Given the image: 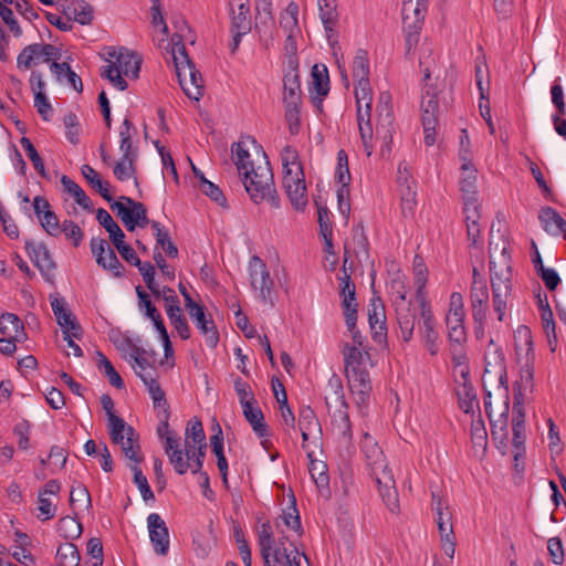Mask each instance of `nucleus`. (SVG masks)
<instances>
[{
    "label": "nucleus",
    "instance_id": "nucleus-1",
    "mask_svg": "<svg viewBox=\"0 0 566 566\" xmlns=\"http://www.w3.org/2000/svg\"><path fill=\"white\" fill-rule=\"evenodd\" d=\"M254 148L251 158L245 142L233 143L232 153L235 155V166L239 175L243 177V185L254 203L268 201L273 208L280 207V198L274 186L273 174L268 156L254 138L248 137Z\"/></svg>",
    "mask_w": 566,
    "mask_h": 566
},
{
    "label": "nucleus",
    "instance_id": "nucleus-2",
    "mask_svg": "<svg viewBox=\"0 0 566 566\" xmlns=\"http://www.w3.org/2000/svg\"><path fill=\"white\" fill-rule=\"evenodd\" d=\"M342 355L349 389L355 396L356 405L363 408L368 403L371 391L369 373L364 367L369 354L363 347L345 343L342 346Z\"/></svg>",
    "mask_w": 566,
    "mask_h": 566
},
{
    "label": "nucleus",
    "instance_id": "nucleus-3",
    "mask_svg": "<svg viewBox=\"0 0 566 566\" xmlns=\"http://www.w3.org/2000/svg\"><path fill=\"white\" fill-rule=\"evenodd\" d=\"M490 259L492 303L497 319L502 322L512 294L511 255L504 247L496 259L492 254Z\"/></svg>",
    "mask_w": 566,
    "mask_h": 566
},
{
    "label": "nucleus",
    "instance_id": "nucleus-4",
    "mask_svg": "<svg viewBox=\"0 0 566 566\" xmlns=\"http://www.w3.org/2000/svg\"><path fill=\"white\" fill-rule=\"evenodd\" d=\"M283 165L282 186L295 210H303L307 205V193L303 167L298 160L297 150L287 145L282 149Z\"/></svg>",
    "mask_w": 566,
    "mask_h": 566
},
{
    "label": "nucleus",
    "instance_id": "nucleus-5",
    "mask_svg": "<svg viewBox=\"0 0 566 566\" xmlns=\"http://www.w3.org/2000/svg\"><path fill=\"white\" fill-rule=\"evenodd\" d=\"M172 42V57L176 67L178 82L185 94L193 101H199L203 95L202 76L196 70L193 63L189 59L186 46L181 41V36L174 34Z\"/></svg>",
    "mask_w": 566,
    "mask_h": 566
},
{
    "label": "nucleus",
    "instance_id": "nucleus-6",
    "mask_svg": "<svg viewBox=\"0 0 566 566\" xmlns=\"http://www.w3.org/2000/svg\"><path fill=\"white\" fill-rule=\"evenodd\" d=\"M107 419L112 441L120 446L124 455L130 462H142L143 457L139 454L140 446L135 429L116 415H111Z\"/></svg>",
    "mask_w": 566,
    "mask_h": 566
},
{
    "label": "nucleus",
    "instance_id": "nucleus-7",
    "mask_svg": "<svg viewBox=\"0 0 566 566\" xmlns=\"http://www.w3.org/2000/svg\"><path fill=\"white\" fill-rule=\"evenodd\" d=\"M394 132L391 96L388 92H381L377 103L376 139L381 140L379 153L382 158L388 157L391 153Z\"/></svg>",
    "mask_w": 566,
    "mask_h": 566
},
{
    "label": "nucleus",
    "instance_id": "nucleus-8",
    "mask_svg": "<svg viewBox=\"0 0 566 566\" xmlns=\"http://www.w3.org/2000/svg\"><path fill=\"white\" fill-rule=\"evenodd\" d=\"M428 0H403L402 1V27L406 32V43L410 49L418 41V33L421 30Z\"/></svg>",
    "mask_w": 566,
    "mask_h": 566
},
{
    "label": "nucleus",
    "instance_id": "nucleus-9",
    "mask_svg": "<svg viewBox=\"0 0 566 566\" xmlns=\"http://www.w3.org/2000/svg\"><path fill=\"white\" fill-rule=\"evenodd\" d=\"M249 270L252 287L260 291V296L264 303L273 306L272 289L274 282L270 276L266 264L259 256L254 255L250 261Z\"/></svg>",
    "mask_w": 566,
    "mask_h": 566
},
{
    "label": "nucleus",
    "instance_id": "nucleus-10",
    "mask_svg": "<svg viewBox=\"0 0 566 566\" xmlns=\"http://www.w3.org/2000/svg\"><path fill=\"white\" fill-rule=\"evenodd\" d=\"M186 311L196 327L205 336L207 345L214 348L219 342V333L213 319L207 315L205 306L198 302H193L186 306Z\"/></svg>",
    "mask_w": 566,
    "mask_h": 566
},
{
    "label": "nucleus",
    "instance_id": "nucleus-11",
    "mask_svg": "<svg viewBox=\"0 0 566 566\" xmlns=\"http://www.w3.org/2000/svg\"><path fill=\"white\" fill-rule=\"evenodd\" d=\"M91 251L99 266L112 271L115 276H122L124 268L105 239L92 238Z\"/></svg>",
    "mask_w": 566,
    "mask_h": 566
},
{
    "label": "nucleus",
    "instance_id": "nucleus-12",
    "mask_svg": "<svg viewBox=\"0 0 566 566\" xmlns=\"http://www.w3.org/2000/svg\"><path fill=\"white\" fill-rule=\"evenodd\" d=\"M418 303L420 307V316L422 324L419 326V332L422 335L424 346L431 355L438 353V332L434 328V319L429 303L426 301L424 295L418 294Z\"/></svg>",
    "mask_w": 566,
    "mask_h": 566
},
{
    "label": "nucleus",
    "instance_id": "nucleus-13",
    "mask_svg": "<svg viewBox=\"0 0 566 566\" xmlns=\"http://www.w3.org/2000/svg\"><path fill=\"white\" fill-rule=\"evenodd\" d=\"M138 377L147 387L153 399L154 407L158 409V417L161 419V424L158 427V434L161 436V428H165L166 430L168 429V419L170 415L165 392L160 388L159 382L150 374L138 373Z\"/></svg>",
    "mask_w": 566,
    "mask_h": 566
},
{
    "label": "nucleus",
    "instance_id": "nucleus-14",
    "mask_svg": "<svg viewBox=\"0 0 566 566\" xmlns=\"http://www.w3.org/2000/svg\"><path fill=\"white\" fill-rule=\"evenodd\" d=\"M149 539L156 554L165 556L169 551V532L165 521L157 513L147 517Z\"/></svg>",
    "mask_w": 566,
    "mask_h": 566
},
{
    "label": "nucleus",
    "instance_id": "nucleus-15",
    "mask_svg": "<svg viewBox=\"0 0 566 566\" xmlns=\"http://www.w3.org/2000/svg\"><path fill=\"white\" fill-rule=\"evenodd\" d=\"M489 298L486 282L471 284L470 304L474 323L479 324L478 329H483V323H485L489 311Z\"/></svg>",
    "mask_w": 566,
    "mask_h": 566
},
{
    "label": "nucleus",
    "instance_id": "nucleus-16",
    "mask_svg": "<svg viewBox=\"0 0 566 566\" xmlns=\"http://www.w3.org/2000/svg\"><path fill=\"white\" fill-rule=\"evenodd\" d=\"M368 322L371 337L378 344L387 340L385 306L379 297H373L368 305Z\"/></svg>",
    "mask_w": 566,
    "mask_h": 566
},
{
    "label": "nucleus",
    "instance_id": "nucleus-17",
    "mask_svg": "<svg viewBox=\"0 0 566 566\" xmlns=\"http://www.w3.org/2000/svg\"><path fill=\"white\" fill-rule=\"evenodd\" d=\"M25 251L39 271L46 277V280H50L56 264L53 261L46 244L31 240L25 241Z\"/></svg>",
    "mask_w": 566,
    "mask_h": 566
},
{
    "label": "nucleus",
    "instance_id": "nucleus-18",
    "mask_svg": "<svg viewBox=\"0 0 566 566\" xmlns=\"http://www.w3.org/2000/svg\"><path fill=\"white\" fill-rule=\"evenodd\" d=\"M164 448L175 471L181 475L187 473L190 468L191 460H188L187 457L184 459V451L180 448V439L176 432L167 430Z\"/></svg>",
    "mask_w": 566,
    "mask_h": 566
},
{
    "label": "nucleus",
    "instance_id": "nucleus-19",
    "mask_svg": "<svg viewBox=\"0 0 566 566\" xmlns=\"http://www.w3.org/2000/svg\"><path fill=\"white\" fill-rule=\"evenodd\" d=\"M107 54L116 60L113 65L122 71L124 75L133 78L138 77L142 60L136 52L122 48L118 52L115 49H109Z\"/></svg>",
    "mask_w": 566,
    "mask_h": 566
},
{
    "label": "nucleus",
    "instance_id": "nucleus-20",
    "mask_svg": "<svg viewBox=\"0 0 566 566\" xmlns=\"http://www.w3.org/2000/svg\"><path fill=\"white\" fill-rule=\"evenodd\" d=\"M484 361V377H497L500 384L504 385L506 379L505 360L501 348L494 345L493 339L490 340Z\"/></svg>",
    "mask_w": 566,
    "mask_h": 566
},
{
    "label": "nucleus",
    "instance_id": "nucleus-21",
    "mask_svg": "<svg viewBox=\"0 0 566 566\" xmlns=\"http://www.w3.org/2000/svg\"><path fill=\"white\" fill-rule=\"evenodd\" d=\"M347 262V258L344 260V264ZM344 276L340 280V292L342 307L344 316H357L358 304L356 302V287L353 283L350 275L347 273L345 265L343 266Z\"/></svg>",
    "mask_w": 566,
    "mask_h": 566
},
{
    "label": "nucleus",
    "instance_id": "nucleus-22",
    "mask_svg": "<svg viewBox=\"0 0 566 566\" xmlns=\"http://www.w3.org/2000/svg\"><path fill=\"white\" fill-rule=\"evenodd\" d=\"M371 105L365 104L363 106H357V122L360 139L368 157L371 156L374 151L373 144V127H371Z\"/></svg>",
    "mask_w": 566,
    "mask_h": 566
},
{
    "label": "nucleus",
    "instance_id": "nucleus-23",
    "mask_svg": "<svg viewBox=\"0 0 566 566\" xmlns=\"http://www.w3.org/2000/svg\"><path fill=\"white\" fill-rule=\"evenodd\" d=\"M375 481L378 485L380 496L388 510L392 513H398L399 497L391 472H384V475L377 474V479H375Z\"/></svg>",
    "mask_w": 566,
    "mask_h": 566
},
{
    "label": "nucleus",
    "instance_id": "nucleus-24",
    "mask_svg": "<svg viewBox=\"0 0 566 566\" xmlns=\"http://www.w3.org/2000/svg\"><path fill=\"white\" fill-rule=\"evenodd\" d=\"M363 451L365 454L366 463L371 470V475L377 479V474L384 475V472H390L385 460L382 450L376 442L366 439Z\"/></svg>",
    "mask_w": 566,
    "mask_h": 566
},
{
    "label": "nucleus",
    "instance_id": "nucleus-25",
    "mask_svg": "<svg viewBox=\"0 0 566 566\" xmlns=\"http://www.w3.org/2000/svg\"><path fill=\"white\" fill-rule=\"evenodd\" d=\"M206 441V433L199 418H191L185 431V455L191 460L196 455V447Z\"/></svg>",
    "mask_w": 566,
    "mask_h": 566
},
{
    "label": "nucleus",
    "instance_id": "nucleus-26",
    "mask_svg": "<svg viewBox=\"0 0 566 566\" xmlns=\"http://www.w3.org/2000/svg\"><path fill=\"white\" fill-rule=\"evenodd\" d=\"M289 66L290 70L284 74L283 77V103H301V83L297 71V62H294L292 59H290Z\"/></svg>",
    "mask_w": 566,
    "mask_h": 566
},
{
    "label": "nucleus",
    "instance_id": "nucleus-27",
    "mask_svg": "<svg viewBox=\"0 0 566 566\" xmlns=\"http://www.w3.org/2000/svg\"><path fill=\"white\" fill-rule=\"evenodd\" d=\"M396 308L397 324L400 331V337L403 342L411 340L413 336L416 311L411 308L410 302H402Z\"/></svg>",
    "mask_w": 566,
    "mask_h": 566
},
{
    "label": "nucleus",
    "instance_id": "nucleus-28",
    "mask_svg": "<svg viewBox=\"0 0 566 566\" xmlns=\"http://www.w3.org/2000/svg\"><path fill=\"white\" fill-rule=\"evenodd\" d=\"M461 377L463 382L457 388V396L459 400V407L465 413L473 412L474 407L478 406L476 395L473 386L469 381V369L468 367L461 368Z\"/></svg>",
    "mask_w": 566,
    "mask_h": 566
},
{
    "label": "nucleus",
    "instance_id": "nucleus-29",
    "mask_svg": "<svg viewBox=\"0 0 566 566\" xmlns=\"http://www.w3.org/2000/svg\"><path fill=\"white\" fill-rule=\"evenodd\" d=\"M143 205L139 201H135L134 199L122 196L117 201H114L111 205V209L116 211V214L120 218L122 222L126 227L128 231L135 230V212L136 206Z\"/></svg>",
    "mask_w": 566,
    "mask_h": 566
},
{
    "label": "nucleus",
    "instance_id": "nucleus-30",
    "mask_svg": "<svg viewBox=\"0 0 566 566\" xmlns=\"http://www.w3.org/2000/svg\"><path fill=\"white\" fill-rule=\"evenodd\" d=\"M230 15H231V32H238L239 34H248L252 28V20L250 15L249 0L241 2L238 9L234 10L233 3H230Z\"/></svg>",
    "mask_w": 566,
    "mask_h": 566
},
{
    "label": "nucleus",
    "instance_id": "nucleus-31",
    "mask_svg": "<svg viewBox=\"0 0 566 566\" xmlns=\"http://www.w3.org/2000/svg\"><path fill=\"white\" fill-rule=\"evenodd\" d=\"M467 234L472 245H476L481 234L480 206L478 202L469 201L463 208Z\"/></svg>",
    "mask_w": 566,
    "mask_h": 566
},
{
    "label": "nucleus",
    "instance_id": "nucleus-32",
    "mask_svg": "<svg viewBox=\"0 0 566 566\" xmlns=\"http://www.w3.org/2000/svg\"><path fill=\"white\" fill-rule=\"evenodd\" d=\"M0 332L2 335L11 337L17 342H24L27 339L23 323L18 315L12 313H3L0 316Z\"/></svg>",
    "mask_w": 566,
    "mask_h": 566
},
{
    "label": "nucleus",
    "instance_id": "nucleus-33",
    "mask_svg": "<svg viewBox=\"0 0 566 566\" xmlns=\"http://www.w3.org/2000/svg\"><path fill=\"white\" fill-rule=\"evenodd\" d=\"M462 178L460 188L463 193V203L467 206L469 201L478 202L476 199V169L472 164L461 165Z\"/></svg>",
    "mask_w": 566,
    "mask_h": 566
},
{
    "label": "nucleus",
    "instance_id": "nucleus-34",
    "mask_svg": "<svg viewBox=\"0 0 566 566\" xmlns=\"http://www.w3.org/2000/svg\"><path fill=\"white\" fill-rule=\"evenodd\" d=\"M538 219L543 229L551 235H559L566 229V221L551 207L542 208Z\"/></svg>",
    "mask_w": 566,
    "mask_h": 566
},
{
    "label": "nucleus",
    "instance_id": "nucleus-35",
    "mask_svg": "<svg viewBox=\"0 0 566 566\" xmlns=\"http://www.w3.org/2000/svg\"><path fill=\"white\" fill-rule=\"evenodd\" d=\"M318 9H319V17L324 24L325 31L327 33V38L329 40V43L332 44V48L335 52V44L332 42V33L334 32V25L337 22L338 13L336 10V2L335 0H318Z\"/></svg>",
    "mask_w": 566,
    "mask_h": 566
},
{
    "label": "nucleus",
    "instance_id": "nucleus-36",
    "mask_svg": "<svg viewBox=\"0 0 566 566\" xmlns=\"http://www.w3.org/2000/svg\"><path fill=\"white\" fill-rule=\"evenodd\" d=\"M256 402L244 403L242 407L243 415L247 421L251 424L255 434L260 438L266 437L268 424L264 422V416L262 410L255 406Z\"/></svg>",
    "mask_w": 566,
    "mask_h": 566
},
{
    "label": "nucleus",
    "instance_id": "nucleus-37",
    "mask_svg": "<svg viewBox=\"0 0 566 566\" xmlns=\"http://www.w3.org/2000/svg\"><path fill=\"white\" fill-rule=\"evenodd\" d=\"M151 229L156 238V250L161 248L169 258H178V248L171 241L168 230L158 221H151Z\"/></svg>",
    "mask_w": 566,
    "mask_h": 566
},
{
    "label": "nucleus",
    "instance_id": "nucleus-38",
    "mask_svg": "<svg viewBox=\"0 0 566 566\" xmlns=\"http://www.w3.org/2000/svg\"><path fill=\"white\" fill-rule=\"evenodd\" d=\"M327 390L329 394L326 396L327 406L334 405L344 409L348 408V405L344 395V387L340 377L333 374L327 381Z\"/></svg>",
    "mask_w": 566,
    "mask_h": 566
},
{
    "label": "nucleus",
    "instance_id": "nucleus-39",
    "mask_svg": "<svg viewBox=\"0 0 566 566\" xmlns=\"http://www.w3.org/2000/svg\"><path fill=\"white\" fill-rule=\"evenodd\" d=\"M61 184L64 188V191L69 192L78 206H81L83 209L87 211L93 210L92 200L86 196L84 190L74 180L63 175L61 178Z\"/></svg>",
    "mask_w": 566,
    "mask_h": 566
},
{
    "label": "nucleus",
    "instance_id": "nucleus-40",
    "mask_svg": "<svg viewBox=\"0 0 566 566\" xmlns=\"http://www.w3.org/2000/svg\"><path fill=\"white\" fill-rule=\"evenodd\" d=\"M274 545L272 528L269 522L261 525L259 530V547L263 558L264 566H274L271 564V551Z\"/></svg>",
    "mask_w": 566,
    "mask_h": 566
},
{
    "label": "nucleus",
    "instance_id": "nucleus-41",
    "mask_svg": "<svg viewBox=\"0 0 566 566\" xmlns=\"http://www.w3.org/2000/svg\"><path fill=\"white\" fill-rule=\"evenodd\" d=\"M438 102L433 95L423 97L421 101V120L423 130L433 129L437 126Z\"/></svg>",
    "mask_w": 566,
    "mask_h": 566
},
{
    "label": "nucleus",
    "instance_id": "nucleus-42",
    "mask_svg": "<svg viewBox=\"0 0 566 566\" xmlns=\"http://www.w3.org/2000/svg\"><path fill=\"white\" fill-rule=\"evenodd\" d=\"M136 172L137 160L120 157L113 166V174L115 178L122 182L134 179L135 185L138 186Z\"/></svg>",
    "mask_w": 566,
    "mask_h": 566
},
{
    "label": "nucleus",
    "instance_id": "nucleus-43",
    "mask_svg": "<svg viewBox=\"0 0 566 566\" xmlns=\"http://www.w3.org/2000/svg\"><path fill=\"white\" fill-rule=\"evenodd\" d=\"M50 70L56 75L59 81L62 80V75H65L69 84L78 93L83 91V83L81 77L70 67L66 62L59 63L52 62Z\"/></svg>",
    "mask_w": 566,
    "mask_h": 566
},
{
    "label": "nucleus",
    "instance_id": "nucleus-44",
    "mask_svg": "<svg viewBox=\"0 0 566 566\" xmlns=\"http://www.w3.org/2000/svg\"><path fill=\"white\" fill-rule=\"evenodd\" d=\"M313 88L318 96H326L329 92V76L324 64H315L312 67Z\"/></svg>",
    "mask_w": 566,
    "mask_h": 566
},
{
    "label": "nucleus",
    "instance_id": "nucleus-45",
    "mask_svg": "<svg viewBox=\"0 0 566 566\" xmlns=\"http://www.w3.org/2000/svg\"><path fill=\"white\" fill-rule=\"evenodd\" d=\"M56 559V566H78L81 557L77 547L73 543L66 542L59 546Z\"/></svg>",
    "mask_w": 566,
    "mask_h": 566
},
{
    "label": "nucleus",
    "instance_id": "nucleus-46",
    "mask_svg": "<svg viewBox=\"0 0 566 566\" xmlns=\"http://www.w3.org/2000/svg\"><path fill=\"white\" fill-rule=\"evenodd\" d=\"M448 336L451 342L461 344L467 338L464 315H447Z\"/></svg>",
    "mask_w": 566,
    "mask_h": 566
},
{
    "label": "nucleus",
    "instance_id": "nucleus-47",
    "mask_svg": "<svg viewBox=\"0 0 566 566\" xmlns=\"http://www.w3.org/2000/svg\"><path fill=\"white\" fill-rule=\"evenodd\" d=\"M166 314L180 338L185 340L188 339L190 337V327L182 314L181 307L174 310L170 306L169 308H166Z\"/></svg>",
    "mask_w": 566,
    "mask_h": 566
},
{
    "label": "nucleus",
    "instance_id": "nucleus-48",
    "mask_svg": "<svg viewBox=\"0 0 566 566\" xmlns=\"http://www.w3.org/2000/svg\"><path fill=\"white\" fill-rule=\"evenodd\" d=\"M139 463L140 462H133L129 464V468L134 473V482L137 485L145 502L155 501L154 492L148 484L147 478L144 475L142 469L139 468Z\"/></svg>",
    "mask_w": 566,
    "mask_h": 566
},
{
    "label": "nucleus",
    "instance_id": "nucleus-49",
    "mask_svg": "<svg viewBox=\"0 0 566 566\" xmlns=\"http://www.w3.org/2000/svg\"><path fill=\"white\" fill-rule=\"evenodd\" d=\"M57 531L60 532V535L63 536L64 538L75 539L81 536L83 527L77 520L71 516H64L59 521Z\"/></svg>",
    "mask_w": 566,
    "mask_h": 566
},
{
    "label": "nucleus",
    "instance_id": "nucleus-50",
    "mask_svg": "<svg viewBox=\"0 0 566 566\" xmlns=\"http://www.w3.org/2000/svg\"><path fill=\"white\" fill-rule=\"evenodd\" d=\"M39 43L27 45L17 57V66L19 70L27 71L33 64H36L41 55L39 54Z\"/></svg>",
    "mask_w": 566,
    "mask_h": 566
},
{
    "label": "nucleus",
    "instance_id": "nucleus-51",
    "mask_svg": "<svg viewBox=\"0 0 566 566\" xmlns=\"http://www.w3.org/2000/svg\"><path fill=\"white\" fill-rule=\"evenodd\" d=\"M353 77L356 81L369 80V61L367 52L359 49L353 62Z\"/></svg>",
    "mask_w": 566,
    "mask_h": 566
},
{
    "label": "nucleus",
    "instance_id": "nucleus-52",
    "mask_svg": "<svg viewBox=\"0 0 566 566\" xmlns=\"http://www.w3.org/2000/svg\"><path fill=\"white\" fill-rule=\"evenodd\" d=\"M298 428L300 431L317 430L321 432V424L311 407L305 406L301 408L298 412Z\"/></svg>",
    "mask_w": 566,
    "mask_h": 566
},
{
    "label": "nucleus",
    "instance_id": "nucleus-53",
    "mask_svg": "<svg viewBox=\"0 0 566 566\" xmlns=\"http://www.w3.org/2000/svg\"><path fill=\"white\" fill-rule=\"evenodd\" d=\"M155 355L154 352L149 353L143 347L134 345L132 348V352L129 354V360L134 361L137 366L138 370H136V374L138 373L146 374L145 370L147 367L151 365L150 358H153Z\"/></svg>",
    "mask_w": 566,
    "mask_h": 566
},
{
    "label": "nucleus",
    "instance_id": "nucleus-54",
    "mask_svg": "<svg viewBox=\"0 0 566 566\" xmlns=\"http://www.w3.org/2000/svg\"><path fill=\"white\" fill-rule=\"evenodd\" d=\"M97 356L99 357L98 368L99 370L104 371L105 376L108 378L109 384L117 389L124 388V381L119 374L115 370L112 363L101 352H97Z\"/></svg>",
    "mask_w": 566,
    "mask_h": 566
},
{
    "label": "nucleus",
    "instance_id": "nucleus-55",
    "mask_svg": "<svg viewBox=\"0 0 566 566\" xmlns=\"http://www.w3.org/2000/svg\"><path fill=\"white\" fill-rule=\"evenodd\" d=\"M307 457L311 460V464L308 468L310 474L314 482L316 483L318 489L327 488L329 483V478L326 472V467L322 462H316L312 459V452L307 453Z\"/></svg>",
    "mask_w": 566,
    "mask_h": 566
},
{
    "label": "nucleus",
    "instance_id": "nucleus-56",
    "mask_svg": "<svg viewBox=\"0 0 566 566\" xmlns=\"http://www.w3.org/2000/svg\"><path fill=\"white\" fill-rule=\"evenodd\" d=\"M93 7L84 1L77 6L67 8V15H73V19L82 25L90 24L93 20Z\"/></svg>",
    "mask_w": 566,
    "mask_h": 566
},
{
    "label": "nucleus",
    "instance_id": "nucleus-57",
    "mask_svg": "<svg viewBox=\"0 0 566 566\" xmlns=\"http://www.w3.org/2000/svg\"><path fill=\"white\" fill-rule=\"evenodd\" d=\"M198 188L202 193L208 196L211 200L217 202L222 208H227V199L222 192V190L213 182L207 180H201V182L198 184Z\"/></svg>",
    "mask_w": 566,
    "mask_h": 566
},
{
    "label": "nucleus",
    "instance_id": "nucleus-58",
    "mask_svg": "<svg viewBox=\"0 0 566 566\" xmlns=\"http://www.w3.org/2000/svg\"><path fill=\"white\" fill-rule=\"evenodd\" d=\"M335 179L340 185H349L352 180L348 166V156L344 149H340L337 153V167L335 170Z\"/></svg>",
    "mask_w": 566,
    "mask_h": 566
},
{
    "label": "nucleus",
    "instance_id": "nucleus-59",
    "mask_svg": "<svg viewBox=\"0 0 566 566\" xmlns=\"http://www.w3.org/2000/svg\"><path fill=\"white\" fill-rule=\"evenodd\" d=\"M20 143H21V146L23 147V149L25 150L28 157L32 161L34 169L42 177H46V171L44 168L43 160H42L41 156L39 155L38 150L35 149V147L33 146V144L31 143V140L28 137H22Z\"/></svg>",
    "mask_w": 566,
    "mask_h": 566
},
{
    "label": "nucleus",
    "instance_id": "nucleus-60",
    "mask_svg": "<svg viewBox=\"0 0 566 566\" xmlns=\"http://www.w3.org/2000/svg\"><path fill=\"white\" fill-rule=\"evenodd\" d=\"M337 415L335 416L334 420V428L338 431V433L350 440L352 439V423L349 420V415L347 412V409L337 407L336 409Z\"/></svg>",
    "mask_w": 566,
    "mask_h": 566
},
{
    "label": "nucleus",
    "instance_id": "nucleus-61",
    "mask_svg": "<svg viewBox=\"0 0 566 566\" xmlns=\"http://www.w3.org/2000/svg\"><path fill=\"white\" fill-rule=\"evenodd\" d=\"M513 438V458L515 461V467H518V461L524 459L525 455V427L524 428H512Z\"/></svg>",
    "mask_w": 566,
    "mask_h": 566
},
{
    "label": "nucleus",
    "instance_id": "nucleus-62",
    "mask_svg": "<svg viewBox=\"0 0 566 566\" xmlns=\"http://www.w3.org/2000/svg\"><path fill=\"white\" fill-rule=\"evenodd\" d=\"M285 106V119L289 125V130L292 135H296L300 132V103H284Z\"/></svg>",
    "mask_w": 566,
    "mask_h": 566
},
{
    "label": "nucleus",
    "instance_id": "nucleus-63",
    "mask_svg": "<svg viewBox=\"0 0 566 566\" xmlns=\"http://www.w3.org/2000/svg\"><path fill=\"white\" fill-rule=\"evenodd\" d=\"M471 439L474 446L485 449L488 444V433L484 427L483 420L479 417V419L473 420L471 424Z\"/></svg>",
    "mask_w": 566,
    "mask_h": 566
},
{
    "label": "nucleus",
    "instance_id": "nucleus-64",
    "mask_svg": "<svg viewBox=\"0 0 566 566\" xmlns=\"http://www.w3.org/2000/svg\"><path fill=\"white\" fill-rule=\"evenodd\" d=\"M38 510L39 514L36 516L41 521H49L56 514V505L52 503L48 495H42L40 493L38 495Z\"/></svg>",
    "mask_w": 566,
    "mask_h": 566
}]
</instances>
